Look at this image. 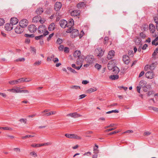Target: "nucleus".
I'll return each instance as SVG.
<instances>
[{
    "mask_svg": "<svg viewBox=\"0 0 158 158\" xmlns=\"http://www.w3.org/2000/svg\"><path fill=\"white\" fill-rule=\"evenodd\" d=\"M141 88L144 92H147L148 91L147 94L148 96L154 93L153 91L150 90L151 88V85L145 81H141L139 83L138 86H137V91L139 93H140Z\"/></svg>",
    "mask_w": 158,
    "mask_h": 158,
    "instance_id": "f257e3e1",
    "label": "nucleus"
},
{
    "mask_svg": "<svg viewBox=\"0 0 158 158\" xmlns=\"http://www.w3.org/2000/svg\"><path fill=\"white\" fill-rule=\"evenodd\" d=\"M83 63L86 62L87 63L84 65L85 67L87 68L90 65L94 63V57L92 55H87V56H82L81 57Z\"/></svg>",
    "mask_w": 158,
    "mask_h": 158,
    "instance_id": "f03ea898",
    "label": "nucleus"
},
{
    "mask_svg": "<svg viewBox=\"0 0 158 158\" xmlns=\"http://www.w3.org/2000/svg\"><path fill=\"white\" fill-rule=\"evenodd\" d=\"M38 32L44 36L48 35L49 32L47 30L46 26L44 25H40L38 28Z\"/></svg>",
    "mask_w": 158,
    "mask_h": 158,
    "instance_id": "7ed1b4c3",
    "label": "nucleus"
},
{
    "mask_svg": "<svg viewBox=\"0 0 158 158\" xmlns=\"http://www.w3.org/2000/svg\"><path fill=\"white\" fill-rule=\"evenodd\" d=\"M81 59V57L77 59L75 63L72 64L71 65L72 67L77 70H79L82 65L83 62Z\"/></svg>",
    "mask_w": 158,
    "mask_h": 158,
    "instance_id": "20e7f679",
    "label": "nucleus"
},
{
    "mask_svg": "<svg viewBox=\"0 0 158 158\" xmlns=\"http://www.w3.org/2000/svg\"><path fill=\"white\" fill-rule=\"evenodd\" d=\"M66 32L68 33H71L70 36L73 38L76 37L79 35L78 31L77 29H74L71 27L68 29L66 31Z\"/></svg>",
    "mask_w": 158,
    "mask_h": 158,
    "instance_id": "39448f33",
    "label": "nucleus"
},
{
    "mask_svg": "<svg viewBox=\"0 0 158 158\" xmlns=\"http://www.w3.org/2000/svg\"><path fill=\"white\" fill-rule=\"evenodd\" d=\"M30 81V80L25 78H22L19 79L17 80L10 81H9V83L10 85L17 84L18 83L23 82H28Z\"/></svg>",
    "mask_w": 158,
    "mask_h": 158,
    "instance_id": "423d86ee",
    "label": "nucleus"
},
{
    "mask_svg": "<svg viewBox=\"0 0 158 158\" xmlns=\"http://www.w3.org/2000/svg\"><path fill=\"white\" fill-rule=\"evenodd\" d=\"M94 52L95 54L98 57L100 58L103 55L104 51L101 48H98L95 49Z\"/></svg>",
    "mask_w": 158,
    "mask_h": 158,
    "instance_id": "0eeeda50",
    "label": "nucleus"
},
{
    "mask_svg": "<svg viewBox=\"0 0 158 158\" xmlns=\"http://www.w3.org/2000/svg\"><path fill=\"white\" fill-rule=\"evenodd\" d=\"M65 136L69 138L74 139L78 140H81L82 139L80 136L74 134H66Z\"/></svg>",
    "mask_w": 158,
    "mask_h": 158,
    "instance_id": "6e6552de",
    "label": "nucleus"
},
{
    "mask_svg": "<svg viewBox=\"0 0 158 158\" xmlns=\"http://www.w3.org/2000/svg\"><path fill=\"white\" fill-rule=\"evenodd\" d=\"M117 62L116 60H113L110 61L108 65V68L109 70H112L115 66Z\"/></svg>",
    "mask_w": 158,
    "mask_h": 158,
    "instance_id": "1a4fd4ad",
    "label": "nucleus"
},
{
    "mask_svg": "<svg viewBox=\"0 0 158 158\" xmlns=\"http://www.w3.org/2000/svg\"><path fill=\"white\" fill-rule=\"evenodd\" d=\"M145 76L147 78L151 79L155 77V74L153 71H149L146 73Z\"/></svg>",
    "mask_w": 158,
    "mask_h": 158,
    "instance_id": "9d476101",
    "label": "nucleus"
},
{
    "mask_svg": "<svg viewBox=\"0 0 158 158\" xmlns=\"http://www.w3.org/2000/svg\"><path fill=\"white\" fill-rule=\"evenodd\" d=\"M28 21L26 19H22L19 23V25L23 28L26 27L28 25Z\"/></svg>",
    "mask_w": 158,
    "mask_h": 158,
    "instance_id": "9b49d317",
    "label": "nucleus"
},
{
    "mask_svg": "<svg viewBox=\"0 0 158 158\" xmlns=\"http://www.w3.org/2000/svg\"><path fill=\"white\" fill-rule=\"evenodd\" d=\"M82 56H84V55H81V52L79 50H75L73 53V57L75 58L79 59Z\"/></svg>",
    "mask_w": 158,
    "mask_h": 158,
    "instance_id": "f8f14e48",
    "label": "nucleus"
},
{
    "mask_svg": "<svg viewBox=\"0 0 158 158\" xmlns=\"http://www.w3.org/2000/svg\"><path fill=\"white\" fill-rule=\"evenodd\" d=\"M115 55V52L114 50H110L108 52L107 56V58L108 60L113 59Z\"/></svg>",
    "mask_w": 158,
    "mask_h": 158,
    "instance_id": "ddd939ff",
    "label": "nucleus"
},
{
    "mask_svg": "<svg viewBox=\"0 0 158 158\" xmlns=\"http://www.w3.org/2000/svg\"><path fill=\"white\" fill-rule=\"evenodd\" d=\"M67 116L69 117L76 118L81 117L82 115L77 112H74L68 114Z\"/></svg>",
    "mask_w": 158,
    "mask_h": 158,
    "instance_id": "4468645a",
    "label": "nucleus"
},
{
    "mask_svg": "<svg viewBox=\"0 0 158 158\" xmlns=\"http://www.w3.org/2000/svg\"><path fill=\"white\" fill-rule=\"evenodd\" d=\"M28 31L31 33H34L37 30V27L35 26L33 24L29 25L28 27Z\"/></svg>",
    "mask_w": 158,
    "mask_h": 158,
    "instance_id": "2eb2a0df",
    "label": "nucleus"
},
{
    "mask_svg": "<svg viewBox=\"0 0 158 158\" xmlns=\"http://www.w3.org/2000/svg\"><path fill=\"white\" fill-rule=\"evenodd\" d=\"M123 61L124 64H128L130 61V59L128 56L124 55L123 57Z\"/></svg>",
    "mask_w": 158,
    "mask_h": 158,
    "instance_id": "dca6fc26",
    "label": "nucleus"
},
{
    "mask_svg": "<svg viewBox=\"0 0 158 158\" xmlns=\"http://www.w3.org/2000/svg\"><path fill=\"white\" fill-rule=\"evenodd\" d=\"M23 29L19 25H17L15 29V33L18 34H20L23 31Z\"/></svg>",
    "mask_w": 158,
    "mask_h": 158,
    "instance_id": "f3484780",
    "label": "nucleus"
},
{
    "mask_svg": "<svg viewBox=\"0 0 158 158\" xmlns=\"http://www.w3.org/2000/svg\"><path fill=\"white\" fill-rule=\"evenodd\" d=\"M133 41L136 45H139L142 43V40L138 36H136L134 38Z\"/></svg>",
    "mask_w": 158,
    "mask_h": 158,
    "instance_id": "a211bd4d",
    "label": "nucleus"
},
{
    "mask_svg": "<svg viewBox=\"0 0 158 158\" xmlns=\"http://www.w3.org/2000/svg\"><path fill=\"white\" fill-rule=\"evenodd\" d=\"M19 19L16 17L11 18L10 20V24L13 26L14 25H15L18 23L19 22Z\"/></svg>",
    "mask_w": 158,
    "mask_h": 158,
    "instance_id": "6ab92c4d",
    "label": "nucleus"
},
{
    "mask_svg": "<svg viewBox=\"0 0 158 158\" xmlns=\"http://www.w3.org/2000/svg\"><path fill=\"white\" fill-rule=\"evenodd\" d=\"M62 6V5L61 2H56L54 5V9L56 11H58L61 8Z\"/></svg>",
    "mask_w": 158,
    "mask_h": 158,
    "instance_id": "aec40b11",
    "label": "nucleus"
},
{
    "mask_svg": "<svg viewBox=\"0 0 158 158\" xmlns=\"http://www.w3.org/2000/svg\"><path fill=\"white\" fill-rule=\"evenodd\" d=\"M80 11L76 10H73L70 12V15L72 16H77L80 15Z\"/></svg>",
    "mask_w": 158,
    "mask_h": 158,
    "instance_id": "412c9836",
    "label": "nucleus"
},
{
    "mask_svg": "<svg viewBox=\"0 0 158 158\" xmlns=\"http://www.w3.org/2000/svg\"><path fill=\"white\" fill-rule=\"evenodd\" d=\"M48 144L47 143L41 144L33 143L31 144V146L33 148H38L42 146L47 145Z\"/></svg>",
    "mask_w": 158,
    "mask_h": 158,
    "instance_id": "4be33fe9",
    "label": "nucleus"
},
{
    "mask_svg": "<svg viewBox=\"0 0 158 158\" xmlns=\"http://www.w3.org/2000/svg\"><path fill=\"white\" fill-rule=\"evenodd\" d=\"M60 26L63 28H65L67 25V22L65 20H61L60 22Z\"/></svg>",
    "mask_w": 158,
    "mask_h": 158,
    "instance_id": "5701e85b",
    "label": "nucleus"
},
{
    "mask_svg": "<svg viewBox=\"0 0 158 158\" xmlns=\"http://www.w3.org/2000/svg\"><path fill=\"white\" fill-rule=\"evenodd\" d=\"M5 28L6 31H10L13 29V27L10 23H7L6 24Z\"/></svg>",
    "mask_w": 158,
    "mask_h": 158,
    "instance_id": "b1692460",
    "label": "nucleus"
},
{
    "mask_svg": "<svg viewBox=\"0 0 158 158\" xmlns=\"http://www.w3.org/2000/svg\"><path fill=\"white\" fill-rule=\"evenodd\" d=\"M56 27L55 24L54 23H52L50 24L48 27V29L49 31L54 30Z\"/></svg>",
    "mask_w": 158,
    "mask_h": 158,
    "instance_id": "393cba45",
    "label": "nucleus"
},
{
    "mask_svg": "<svg viewBox=\"0 0 158 158\" xmlns=\"http://www.w3.org/2000/svg\"><path fill=\"white\" fill-rule=\"evenodd\" d=\"M30 156L33 158H36L38 157V155L36 152L31 151L29 153Z\"/></svg>",
    "mask_w": 158,
    "mask_h": 158,
    "instance_id": "a878e982",
    "label": "nucleus"
},
{
    "mask_svg": "<svg viewBox=\"0 0 158 158\" xmlns=\"http://www.w3.org/2000/svg\"><path fill=\"white\" fill-rule=\"evenodd\" d=\"M149 30L151 33H154L155 31V26L152 24H150L149 25Z\"/></svg>",
    "mask_w": 158,
    "mask_h": 158,
    "instance_id": "bb28decb",
    "label": "nucleus"
},
{
    "mask_svg": "<svg viewBox=\"0 0 158 158\" xmlns=\"http://www.w3.org/2000/svg\"><path fill=\"white\" fill-rule=\"evenodd\" d=\"M112 70L113 73L115 74H117L120 71L119 69L117 66L114 67Z\"/></svg>",
    "mask_w": 158,
    "mask_h": 158,
    "instance_id": "cd10ccee",
    "label": "nucleus"
},
{
    "mask_svg": "<svg viewBox=\"0 0 158 158\" xmlns=\"http://www.w3.org/2000/svg\"><path fill=\"white\" fill-rule=\"evenodd\" d=\"M97 90V88L93 87L88 89L87 91V93H90L95 92Z\"/></svg>",
    "mask_w": 158,
    "mask_h": 158,
    "instance_id": "c85d7f7f",
    "label": "nucleus"
},
{
    "mask_svg": "<svg viewBox=\"0 0 158 158\" xmlns=\"http://www.w3.org/2000/svg\"><path fill=\"white\" fill-rule=\"evenodd\" d=\"M44 11L43 9L42 8H37L36 10V12L38 15H41Z\"/></svg>",
    "mask_w": 158,
    "mask_h": 158,
    "instance_id": "c756f323",
    "label": "nucleus"
},
{
    "mask_svg": "<svg viewBox=\"0 0 158 158\" xmlns=\"http://www.w3.org/2000/svg\"><path fill=\"white\" fill-rule=\"evenodd\" d=\"M67 24H68V27L73 26L74 25V21L73 19H69L68 22L67 23Z\"/></svg>",
    "mask_w": 158,
    "mask_h": 158,
    "instance_id": "7c9ffc66",
    "label": "nucleus"
},
{
    "mask_svg": "<svg viewBox=\"0 0 158 158\" xmlns=\"http://www.w3.org/2000/svg\"><path fill=\"white\" fill-rule=\"evenodd\" d=\"M109 78L112 80L117 79L118 78V75L117 74L111 75L110 76Z\"/></svg>",
    "mask_w": 158,
    "mask_h": 158,
    "instance_id": "2f4dec72",
    "label": "nucleus"
},
{
    "mask_svg": "<svg viewBox=\"0 0 158 158\" xmlns=\"http://www.w3.org/2000/svg\"><path fill=\"white\" fill-rule=\"evenodd\" d=\"M40 18V16H35L32 19V22L34 23H36L38 21H39V20Z\"/></svg>",
    "mask_w": 158,
    "mask_h": 158,
    "instance_id": "473e14b6",
    "label": "nucleus"
},
{
    "mask_svg": "<svg viewBox=\"0 0 158 158\" xmlns=\"http://www.w3.org/2000/svg\"><path fill=\"white\" fill-rule=\"evenodd\" d=\"M152 44L153 45H158V38L156 37L154 40L152 41Z\"/></svg>",
    "mask_w": 158,
    "mask_h": 158,
    "instance_id": "72a5a7b5",
    "label": "nucleus"
},
{
    "mask_svg": "<svg viewBox=\"0 0 158 158\" xmlns=\"http://www.w3.org/2000/svg\"><path fill=\"white\" fill-rule=\"evenodd\" d=\"M85 6V4L84 2H81L79 3L77 6V8H79L84 7Z\"/></svg>",
    "mask_w": 158,
    "mask_h": 158,
    "instance_id": "f704fd0d",
    "label": "nucleus"
},
{
    "mask_svg": "<svg viewBox=\"0 0 158 158\" xmlns=\"http://www.w3.org/2000/svg\"><path fill=\"white\" fill-rule=\"evenodd\" d=\"M15 87L16 89V93H21L22 89H23L22 87L21 86H16Z\"/></svg>",
    "mask_w": 158,
    "mask_h": 158,
    "instance_id": "c9c22d12",
    "label": "nucleus"
},
{
    "mask_svg": "<svg viewBox=\"0 0 158 158\" xmlns=\"http://www.w3.org/2000/svg\"><path fill=\"white\" fill-rule=\"evenodd\" d=\"M46 21V19L45 18L40 17L39 22L41 24H43Z\"/></svg>",
    "mask_w": 158,
    "mask_h": 158,
    "instance_id": "e433bc0d",
    "label": "nucleus"
},
{
    "mask_svg": "<svg viewBox=\"0 0 158 158\" xmlns=\"http://www.w3.org/2000/svg\"><path fill=\"white\" fill-rule=\"evenodd\" d=\"M139 35L140 37L142 39H144L146 37V35L143 32H140Z\"/></svg>",
    "mask_w": 158,
    "mask_h": 158,
    "instance_id": "4c0bfd02",
    "label": "nucleus"
},
{
    "mask_svg": "<svg viewBox=\"0 0 158 158\" xmlns=\"http://www.w3.org/2000/svg\"><path fill=\"white\" fill-rule=\"evenodd\" d=\"M2 130H4L11 131L12 130V128L10 127L6 126L3 127Z\"/></svg>",
    "mask_w": 158,
    "mask_h": 158,
    "instance_id": "58836bf2",
    "label": "nucleus"
},
{
    "mask_svg": "<svg viewBox=\"0 0 158 158\" xmlns=\"http://www.w3.org/2000/svg\"><path fill=\"white\" fill-rule=\"evenodd\" d=\"M56 113V112L55 111H52L50 112H48V113H46L45 115H46L47 116H49L55 114Z\"/></svg>",
    "mask_w": 158,
    "mask_h": 158,
    "instance_id": "ea45409f",
    "label": "nucleus"
},
{
    "mask_svg": "<svg viewBox=\"0 0 158 158\" xmlns=\"http://www.w3.org/2000/svg\"><path fill=\"white\" fill-rule=\"evenodd\" d=\"M148 47V44H145L142 46L141 48L143 50H145L147 49Z\"/></svg>",
    "mask_w": 158,
    "mask_h": 158,
    "instance_id": "a19ab883",
    "label": "nucleus"
},
{
    "mask_svg": "<svg viewBox=\"0 0 158 158\" xmlns=\"http://www.w3.org/2000/svg\"><path fill=\"white\" fill-rule=\"evenodd\" d=\"M95 68L98 70H100L102 68V66L98 64H96L95 65Z\"/></svg>",
    "mask_w": 158,
    "mask_h": 158,
    "instance_id": "79ce46f5",
    "label": "nucleus"
},
{
    "mask_svg": "<svg viewBox=\"0 0 158 158\" xmlns=\"http://www.w3.org/2000/svg\"><path fill=\"white\" fill-rule=\"evenodd\" d=\"M7 91L11 93H16L15 87H14L11 89H8L7 90Z\"/></svg>",
    "mask_w": 158,
    "mask_h": 158,
    "instance_id": "37998d69",
    "label": "nucleus"
},
{
    "mask_svg": "<svg viewBox=\"0 0 158 158\" xmlns=\"http://www.w3.org/2000/svg\"><path fill=\"white\" fill-rule=\"evenodd\" d=\"M119 111L118 110H112L111 111H109L106 112V114H110L112 113H118Z\"/></svg>",
    "mask_w": 158,
    "mask_h": 158,
    "instance_id": "c03bdc74",
    "label": "nucleus"
},
{
    "mask_svg": "<svg viewBox=\"0 0 158 158\" xmlns=\"http://www.w3.org/2000/svg\"><path fill=\"white\" fill-rule=\"evenodd\" d=\"M71 88L73 89H81V87L79 86L73 85L71 86Z\"/></svg>",
    "mask_w": 158,
    "mask_h": 158,
    "instance_id": "a18cd8bd",
    "label": "nucleus"
},
{
    "mask_svg": "<svg viewBox=\"0 0 158 158\" xmlns=\"http://www.w3.org/2000/svg\"><path fill=\"white\" fill-rule=\"evenodd\" d=\"M24 36L26 37L33 38L35 36L33 34H25Z\"/></svg>",
    "mask_w": 158,
    "mask_h": 158,
    "instance_id": "49530a36",
    "label": "nucleus"
},
{
    "mask_svg": "<svg viewBox=\"0 0 158 158\" xmlns=\"http://www.w3.org/2000/svg\"><path fill=\"white\" fill-rule=\"evenodd\" d=\"M158 53V51L156 49H155L152 54V57H155L157 54Z\"/></svg>",
    "mask_w": 158,
    "mask_h": 158,
    "instance_id": "de8ad7c7",
    "label": "nucleus"
},
{
    "mask_svg": "<svg viewBox=\"0 0 158 158\" xmlns=\"http://www.w3.org/2000/svg\"><path fill=\"white\" fill-rule=\"evenodd\" d=\"M5 23V20L2 18H0V26H2Z\"/></svg>",
    "mask_w": 158,
    "mask_h": 158,
    "instance_id": "09e8293b",
    "label": "nucleus"
},
{
    "mask_svg": "<svg viewBox=\"0 0 158 158\" xmlns=\"http://www.w3.org/2000/svg\"><path fill=\"white\" fill-rule=\"evenodd\" d=\"M34 136L33 135H28L23 137L22 138L23 139H26L29 138L33 137Z\"/></svg>",
    "mask_w": 158,
    "mask_h": 158,
    "instance_id": "8fccbe9b",
    "label": "nucleus"
},
{
    "mask_svg": "<svg viewBox=\"0 0 158 158\" xmlns=\"http://www.w3.org/2000/svg\"><path fill=\"white\" fill-rule=\"evenodd\" d=\"M154 20L155 23H158V15H155L154 17Z\"/></svg>",
    "mask_w": 158,
    "mask_h": 158,
    "instance_id": "3c124183",
    "label": "nucleus"
},
{
    "mask_svg": "<svg viewBox=\"0 0 158 158\" xmlns=\"http://www.w3.org/2000/svg\"><path fill=\"white\" fill-rule=\"evenodd\" d=\"M86 96V95L85 94H83L80 95L78 96V98L79 99H83Z\"/></svg>",
    "mask_w": 158,
    "mask_h": 158,
    "instance_id": "603ef678",
    "label": "nucleus"
},
{
    "mask_svg": "<svg viewBox=\"0 0 158 158\" xmlns=\"http://www.w3.org/2000/svg\"><path fill=\"white\" fill-rule=\"evenodd\" d=\"M98 146L97 145H95V147L94 148V150L95 153H97L98 152Z\"/></svg>",
    "mask_w": 158,
    "mask_h": 158,
    "instance_id": "864d4df0",
    "label": "nucleus"
},
{
    "mask_svg": "<svg viewBox=\"0 0 158 158\" xmlns=\"http://www.w3.org/2000/svg\"><path fill=\"white\" fill-rule=\"evenodd\" d=\"M54 35V33H52L50 35H49L48 37L47 40L48 41H49L51 39V38L53 37Z\"/></svg>",
    "mask_w": 158,
    "mask_h": 158,
    "instance_id": "5fc2aeb1",
    "label": "nucleus"
},
{
    "mask_svg": "<svg viewBox=\"0 0 158 158\" xmlns=\"http://www.w3.org/2000/svg\"><path fill=\"white\" fill-rule=\"evenodd\" d=\"M84 35V33L83 31H81L80 33H79V37L81 38Z\"/></svg>",
    "mask_w": 158,
    "mask_h": 158,
    "instance_id": "6e6d98bb",
    "label": "nucleus"
},
{
    "mask_svg": "<svg viewBox=\"0 0 158 158\" xmlns=\"http://www.w3.org/2000/svg\"><path fill=\"white\" fill-rule=\"evenodd\" d=\"M64 51L65 53H68L69 51V48L65 47L64 48Z\"/></svg>",
    "mask_w": 158,
    "mask_h": 158,
    "instance_id": "4d7b16f0",
    "label": "nucleus"
},
{
    "mask_svg": "<svg viewBox=\"0 0 158 158\" xmlns=\"http://www.w3.org/2000/svg\"><path fill=\"white\" fill-rule=\"evenodd\" d=\"M44 36L42 35H40L36 36L35 37V40H39L41 38H42Z\"/></svg>",
    "mask_w": 158,
    "mask_h": 158,
    "instance_id": "13d9d810",
    "label": "nucleus"
},
{
    "mask_svg": "<svg viewBox=\"0 0 158 158\" xmlns=\"http://www.w3.org/2000/svg\"><path fill=\"white\" fill-rule=\"evenodd\" d=\"M91 152H89L85 153L83 155L85 156H89L91 155Z\"/></svg>",
    "mask_w": 158,
    "mask_h": 158,
    "instance_id": "bf43d9fd",
    "label": "nucleus"
},
{
    "mask_svg": "<svg viewBox=\"0 0 158 158\" xmlns=\"http://www.w3.org/2000/svg\"><path fill=\"white\" fill-rule=\"evenodd\" d=\"M119 88L120 89H123L125 91H126L127 90V88L126 87H124V86H120L119 87Z\"/></svg>",
    "mask_w": 158,
    "mask_h": 158,
    "instance_id": "052dcab7",
    "label": "nucleus"
},
{
    "mask_svg": "<svg viewBox=\"0 0 158 158\" xmlns=\"http://www.w3.org/2000/svg\"><path fill=\"white\" fill-rule=\"evenodd\" d=\"M21 93H23L25 94H28L29 91L28 90L26 89H22Z\"/></svg>",
    "mask_w": 158,
    "mask_h": 158,
    "instance_id": "680f3d73",
    "label": "nucleus"
},
{
    "mask_svg": "<svg viewBox=\"0 0 158 158\" xmlns=\"http://www.w3.org/2000/svg\"><path fill=\"white\" fill-rule=\"evenodd\" d=\"M19 121L21 123H26V119H25L21 118L19 120Z\"/></svg>",
    "mask_w": 158,
    "mask_h": 158,
    "instance_id": "e2e57ef3",
    "label": "nucleus"
},
{
    "mask_svg": "<svg viewBox=\"0 0 158 158\" xmlns=\"http://www.w3.org/2000/svg\"><path fill=\"white\" fill-rule=\"evenodd\" d=\"M151 134V132L149 131H146L144 132V135L145 136H148L150 135Z\"/></svg>",
    "mask_w": 158,
    "mask_h": 158,
    "instance_id": "0e129e2a",
    "label": "nucleus"
},
{
    "mask_svg": "<svg viewBox=\"0 0 158 158\" xmlns=\"http://www.w3.org/2000/svg\"><path fill=\"white\" fill-rule=\"evenodd\" d=\"M64 46L63 45H60L58 47V49L60 51H63L64 49Z\"/></svg>",
    "mask_w": 158,
    "mask_h": 158,
    "instance_id": "69168bd1",
    "label": "nucleus"
},
{
    "mask_svg": "<svg viewBox=\"0 0 158 158\" xmlns=\"http://www.w3.org/2000/svg\"><path fill=\"white\" fill-rule=\"evenodd\" d=\"M89 83V81L87 80H83L82 81V84L83 85H86Z\"/></svg>",
    "mask_w": 158,
    "mask_h": 158,
    "instance_id": "338daca9",
    "label": "nucleus"
},
{
    "mask_svg": "<svg viewBox=\"0 0 158 158\" xmlns=\"http://www.w3.org/2000/svg\"><path fill=\"white\" fill-rule=\"evenodd\" d=\"M53 61L55 63H57L59 61V59L57 58H55L53 59Z\"/></svg>",
    "mask_w": 158,
    "mask_h": 158,
    "instance_id": "774afa93",
    "label": "nucleus"
}]
</instances>
